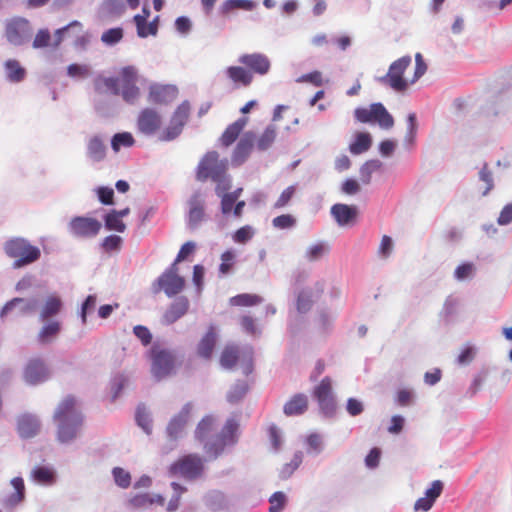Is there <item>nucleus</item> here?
<instances>
[{"label": "nucleus", "mask_w": 512, "mask_h": 512, "mask_svg": "<svg viewBox=\"0 0 512 512\" xmlns=\"http://www.w3.org/2000/svg\"><path fill=\"white\" fill-rule=\"evenodd\" d=\"M336 314L328 307H319L317 309V326L321 335L328 336L334 329Z\"/></svg>", "instance_id": "nucleus-32"}, {"label": "nucleus", "mask_w": 512, "mask_h": 512, "mask_svg": "<svg viewBox=\"0 0 512 512\" xmlns=\"http://www.w3.org/2000/svg\"><path fill=\"white\" fill-rule=\"evenodd\" d=\"M161 124V115L154 108H144L138 114L137 130L144 136L155 135L160 130Z\"/></svg>", "instance_id": "nucleus-14"}, {"label": "nucleus", "mask_w": 512, "mask_h": 512, "mask_svg": "<svg viewBox=\"0 0 512 512\" xmlns=\"http://www.w3.org/2000/svg\"><path fill=\"white\" fill-rule=\"evenodd\" d=\"M10 484L14 491L2 499V506L5 509H14L23 502L26 497L25 483L21 476L12 478Z\"/></svg>", "instance_id": "nucleus-25"}, {"label": "nucleus", "mask_w": 512, "mask_h": 512, "mask_svg": "<svg viewBox=\"0 0 512 512\" xmlns=\"http://www.w3.org/2000/svg\"><path fill=\"white\" fill-rule=\"evenodd\" d=\"M102 229V222L96 218L80 215L74 216L68 223L69 233L75 238L91 239Z\"/></svg>", "instance_id": "nucleus-11"}, {"label": "nucleus", "mask_w": 512, "mask_h": 512, "mask_svg": "<svg viewBox=\"0 0 512 512\" xmlns=\"http://www.w3.org/2000/svg\"><path fill=\"white\" fill-rule=\"evenodd\" d=\"M6 79L10 83H20L27 75L26 69L16 59H8L4 62Z\"/></svg>", "instance_id": "nucleus-37"}, {"label": "nucleus", "mask_w": 512, "mask_h": 512, "mask_svg": "<svg viewBox=\"0 0 512 512\" xmlns=\"http://www.w3.org/2000/svg\"><path fill=\"white\" fill-rule=\"evenodd\" d=\"M249 392V385L246 380L238 379L226 393V401L231 405L239 404Z\"/></svg>", "instance_id": "nucleus-39"}, {"label": "nucleus", "mask_w": 512, "mask_h": 512, "mask_svg": "<svg viewBox=\"0 0 512 512\" xmlns=\"http://www.w3.org/2000/svg\"><path fill=\"white\" fill-rule=\"evenodd\" d=\"M476 265L471 261L460 263L454 270V279L458 282L471 280L476 274Z\"/></svg>", "instance_id": "nucleus-49"}, {"label": "nucleus", "mask_w": 512, "mask_h": 512, "mask_svg": "<svg viewBox=\"0 0 512 512\" xmlns=\"http://www.w3.org/2000/svg\"><path fill=\"white\" fill-rule=\"evenodd\" d=\"M124 38V29L121 26L112 27L103 31L101 42L107 47H113L120 43Z\"/></svg>", "instance_id": "nucleus-51"}, {"label": "nucleus", "mask_w": 512, "mask_h": 512, "mask_svg": "<svg viewBox=\"0 0 512 512\" xmlns=\"http://www.w3.org/2000/svg\"><path fill=\"white\" fill-rule=\"evenodd\" d=\"M184 126L181 123H175L173 121H169L168 126H166L161 133L158 135V140L160 142H171L177 139L183 132Z\"/></svg>", "instance_id": "nucleus-52"}, {"label": "nucleus", "mask_w": 512, "mask_h": 512, "mask_svg": "<svg viewBox=\"0 0 512 512\" xmlns=\"http://www.w3.org/2000/svg\"><path fill=\"white\" fill-rule=\"evenodd\" d=\"M221 263L219 265L218 271L220 275H228L231 273L235 261H236V253L233 249H227L221 254Z\"/></svg>", "instance_id": "nucleus-58"}, {"label": "nucleus", "mask_w": 512, "mask_h": 512, "mask_svg": "<svg viewBox=\"0 0 512 512\" xmlns=\"http://www.w3.org/2000/svg\"><path fill=\"white\" fill-rule=\"evenodd\" d=\"M225 74L237 86L248 87L253 81V76L246 66H228Z\"/></svg>", "instance_id": "nucleus-35"}, {"label": "nucleus", "mask_w": 512, "mask_h": 512, "mask_svg": "<svg viewBox=\"0 0 512 512\" xmlns=\"http://www.w3.org/2000/svg\"><path fill=\"white\" fill-rule=\"evenodd\" d=\"M406 134L404 137V146L407 150H410L416 143L417 133H418V119L417 115L414 112L408 113L406 116Z\"/></svg>", "instance_id": "nucleus-43"}, {"label": "nucleus", "mask_w": 512, "mask_h": 512, "mask_svg": "<svg viewBox=\"0 0 512 512\" xmlns=\"http://www.w3.org/2000/svg\"><path fill=\"white\" fill-rule=\"evenodd\" d=\"M412 62L410 55H404L399 59L392 62L384 76L377 78V80L392 88L394 91L403 92L408 89L409 81L404 78L406 69Z\"/></svg>", "instance_id": "nucleus-8"}, {"label": "nucleus", "mask_w": 512, "mask_h": 512, "mask_svg": "<svg viewBox=\"0 0 512 512\" xmlns=\"http://www.w3.org/2000/svg\"><path fill=\"white\" fill-rule=\"evenodd\" d=\"M44 325L37 335V341L41 345L53 342L62 331V323L59 320L43 321Z\"/></svg>", "instance_id": "nucleus-30"}, {"label": "nucleus", "mask_w": 512, "mask_h": 512, "mask_svg": "<svg viewBox=\"0 0 512 512\" xmlns=\"http://www.w3.org/2000/svg\"><path fill=\"white\" fill-rule=\"evenodd\" d=\"M178 95V88L173 84H152L149 87L148 99L151 103L167 105Z\"/></svg>", "instance_id": "nucleus-21"}, {"label": "nucleus", "mask_w": 512, "mask_h": 512, "mask_svg": "<svg viewBox=\"0 0 512 512\" xmlns=\"http://www.w3.org/2000/svg\"><path fill=\"white\" fill-rule=\"evenodd\" d=\"M205 470L203 459L196 453H190L179 457L168 467L169 476H182L189 480L201 477Z\"/></svg>", "instance_id": "nucleus-7"}, {"label": "nucleus", "mask_w": 512, "mask_h": 512, "mask_svg": "<svg viewBox=\"0 0 512 512\" xmlns=\"http://www.w3.org/2000/svg\"><path fill=\"white\" fill-rule=\"evenodd\" d=\"M269 512H281L287 505L288 498L283 491H276L269 497Z\"/></svg>", "instance_id": "nucleus-64"}, {"label": "nucleus", "mask_w": 512, "mask_h": 512, "mask_svg": "<svg viewBox=\"0 0 512 512\" xmlns=\"http://www.w3.org/2000/svg\"><path fill=\"white\" fill-rule=\"evenodd\" d=\"M238 62L250 71L251 75H267L271 70V61L269 57L260 52L245 53L239 56Z\"/></svg>", "instance_id": "nucleus-15"}, {"label": "nucleus", "mask_w": 512, "mask_h": 512, "mask_svg": "<svg viewBox=\"0 0 512 512\" xmlns=\"http://www.w3.org/2000/svg\"><path fill=\"white\" fill-rule=\"evenodd\" d=\"M314 291L311 287L300 290L296 297V311L300 315L307 314L313 307L315 302Z\"/></svg>", "instance_id": "nucleus-38"}, {"label": "nucleus", "mask_w": 512, "mask_h": 512, "mask_svg": "<svg viewBox=\"0 0 512 512\" xmlns=\"http://www.w3.org/2000/svg\"><path fill=\"white\" fill-rule=\"evenodd\" d=\"M147 357L151 363L150 373L155 381L159 382L175 373L176 356L172 350L154 343L147 351Z\"/></svg>", "instance_id": "nucleus-3"}, {"label": "nucleus", "mask_w": 512, "mask_h": 512, "mask_svg": "<svg viewBox=\"0 0 512 512\" xmlns=\"http://www.w3.org/2000/svg\"><path fill=\"white\" fill-rule=\"evenodd\" d=\"M97 296L95 294H89L82 301L78 310V316L81 320L82 325H86L87 317L91 315L96 309Z\"/></svg>", "instance_id": "nucleus-54"}, {"label": "nucleus", "mask_w": 512, "mask_h": 512, "mask_svg": "<svg viewBox=\"0 0 512 512\" xmlns=\"http://www.w3.org/2000/svg\"><path fill=\"white\" fill-rule=\"evenodd\" d=\"M192 408L191 402L185 403L180 411L169 420L165 429L169 441L177 442L182 437V432L189 421Z\"/></svg>", "instance_id": "nucleus-12"}, {"label": "nucleus", "mask_w": 512, "mask_h": 512, "mask_svg": "<svg viewBox=\"0 0 512 512\" xmlns=\"http://www.w3.org/2000/svg\"><path fill=\"white\" fill-rule=\"evenodd\" d=\"M53 419L57 421V440L69 444L76 439L83 424L84 416L76 408V398L67 395L57 406Z\"/></svg>", "instance_id": "nucleus-1"}, {"label": "nucleus", "mask_w": 512, "mask_h": 512, "mask_svg": "<svg viewBox=\"0 0 512 512\" xmlns=\"http://www.w3.org/2000/svg\"><path fill=\"white\" fill-rule=\"evenodd\" d=\"M247 123V118L240 117L233 123L229 124L220 137L223 147L231 146L239 137Z\"/></svg>", "instance_id": "nucleus-33"}, {"label": "nucleus", "mask_w": 512, "mask_h": 512, "mask_svg": "<svg viewBox=\"0 0 512 512\" xmlns=\"http://www.w3.org/2000/svg\"><path fill=\"white\" fill-rule=\"evenodd\" d=\"M256 142V133L254 131H246L237 142L233 149L230 163L233 168L242 166L251 155Z\"/></svg>", "instance_id": "nucleus-13"}, {"label": "nucleus", "mask_w": 512, "mask_h": 512, "mask_svg": "<svg viewBox=\"0 0 512 512\" xmlns=\"http://www.w3.org/2000/svg\"><path fill=\"white\" fill-rule=\"evenodd\" d=\"M214 424V417L210 414L205 415L197 424L195 431H194V438L200 443H204L213 428Z\"/></svg>", "instance_id": "nucleus-45"}, {"label": "nucleus", "mask_w": 512, "mask_h": 512, "mask_svg": "<svg viewBox=\"0 0 512 512\" xmlns=\"http://www.w3.org/2000/svg\"><path fill=\"white\" fill-rule=\"evenodd\" d=\"M30 476L33 482L42 486H51L57 480L56 470L49 465H36L31 470Z\"/></svg>", "instance_id": "nucleus-27"}, {"label": "nucleus", "mask_w": 512, "mask_h": 512, "mask_svg": "<svg viewBox=\"0 0 512 512\" xmlns=\"http://www.w3.org/2000/svg\"><path fill=\"white\" fill-rule=\"evenodd\" d=\"M176 259L164 270V272L152 283L151 291L158 294L161 291L169 298L181 293L186 285L185 278L178 273Z\"/></svg>", "instance_id": "nucleus-5"}, {"label": "nucleus", "mask_w": 512, "mask_h": 512, "mask_svg": "<svg viewBox=\"0 0 512 512\" xmlns=\"http://www.w3.org/2000/svg\"><path fill=\"white\" fill-rule=\"evenodd\" d=\"M329 250V246L325 241H318L317 243L309 246L306 250L305 257L308 261L314 262L321 259L324 254Z\"/></svg>", "instance_id": "nucleus-59"}, {"label": "nucleus", "mask_w": 512, "mask_h": 512, "mask_svg": "<svg viewBox=\"0 0 512 512\" xmlns=\"http://www.w3.org/2000/svg\"><path fill=\"white\" fill-rule=\"evenodd\" d=\"M125 12L123 0H104L99 7L100 18L120 17Z\"/></svg>", "instance_id": "nucleus-40"}, {"label": "nucleus", "mask_w": 512, "mask_h": 512, "mask_svg": "<svg viewBox=\"0 0 512 512\" xmlns=\"http://www.w3.org/2000/svg\"><path fill=\"white\" fill-rule=\"evenodd\" d=\"M107 154V147L99 135H94L87 141L86 157L93 163L102 162Z\"/></svg>", "instance_id": "nucleus-28"}, {"label": "nucleus", "mask_w": 512, "mask_h": 512, "mask_svg": "<svg viewBox=\"0 0 512 512\" xmlns=\"http://www.w3.org/2000/svg\"><path fill=\"white\" fill-rule=\"evenodd\" d=\"M215 183L214 193L217 197L227 194L233 186V177L231 174H220L213 181Z\"/></svg>", "instance_id": "nucleus-57"}, {"label": "nucleus", "mask_w": 512, "mask_h": 512, "mask_svg": "<svg viewBox=\"0 0 512 512\" xmlns=\"http://www.w3.org/2000/svg\"><path fill=\"white\" fill-rule=\"evenodd\" d=\"M135 138L131 132L121 131L112 135L110 139L111 149L118 153L121 148H130L135 144Z\"/></svg>", "instance_id": "nucleus-44"}, {"label": "nucleus", "mask_w": 512, "mask_h": 512, "mask_svg": "<svg viewBox=\"0 0 512 512\" xmlns=\"http://www.w3.org/2000/svg\"><path fill=\"white\" fill-rule=\"evenodd\" d=\"M312 398L317 402L319 414L323 419H334L337 412L336 397L333 392L332 379L325 376L312 391Z\"/></svg>", "instance_id": "nucleus-6"}, {"label": "nucleus", "mask_w": 512, "mask_h": 512, "mask_svg": "<svg viewBox=\"0 0 512 512\" xmlns=\"http://www.w3.org/2000/svg\"><path fill=\"white\" fill-rule=\"evenodd\" d=\"M39 307V300L35 297L23 298L14 297L8 300L0 310V318L4 319L9 313L15 308L19 309V313L22 316L32 315L36 312Z\"/></svg>", "instance_id": "nucleus-18"}, {"label": "nucleus", "mask_w": 512, "mask_h": 512, "mask_svg": "<svg viewBox=\"0 0 512 512\" xmlns=\"http://www.w3.org/2000/svg\"><path fill=\"white\" fill-rule=\"evenodd\" d=\"M189 300L186 296H177L166 309L162 322L165 325H172L182 318L189 310Z\"/></svg>", "instance_id": "nucleus-24"}, {"label": "nucleus", "mask_w": 512, "mask_h": 512, "mask_svg": "<svg viewBox=\"0 0 512 512\" xmlns=\"http://www.w3.org/2000/svg\"><path fill=\"white\" fill-rule=\"evenodd\" d=\"M308 408L307 396L303 393H297L288 400L283 407V413L286 416H299L306 412Z\"/></svg>", "instance_id": "nucleus-34"}, {"label": "nucleus", "mask_w": 512, "mask_h": 512, "mask_svg": "<svg viewBox=\"0 0 512 512\" xmlns=\"http://www.w3.org/2000/svg\"><path fill=\"white\" fill-rule=\"evenodd\" d=\"M276 139V129L273 125H268L256 142L259 151L268 150Z\"/></svg>", "instance_id": "nucleus-55"}, {"label": "nucleus", "mask_w": 512, "mask_h": 512, "mask_svg": "<svg viewBox=\"0 0 512 512\" xmlns=\"http://www.w3.org/2000/svg\"><path fill=\"white\" fill-rule=\"evenodd\" d=\"M64 309V302L57 294L48 295L41 308L39 320H53V317L58 316Z\"/></svg>", "instance_id": "nucleus-26"}, {"label": "nucleus", "mask_w": 512, "mask_h": 512, "mask_svg": "<svg viewBox=\"0 0 512 512\" xmlns=\"http://www.w3.org/2000/svg\"><path fill=\"white\" fill-rule=\"evenodd\" d=\"M111 402H115L128 384V378L122 373L115 374L110 379Z\"/></svg>", "instance_id": "nucleus-53"}, {"label": "nucleus", "mask_w": 512, "mask_h": 512, "mask_svg": "<svg viewBox=\"0 0 512 512\" xmlns=\"http://www.w3.org/2000/svg\"><path fill=\"white\" fill-rule=\"evenodd\" d=\"M353 115L359 123L378 125L385 130L392 128L395 124L394 117L382 102H373L369 107L359 106L355 108Z\"/></svg>", "instance_id": "nucleus-4"}, {"label": "nucleus", "mask_w": 512, "mask_h": 512, "mask_svg": "<svg viewBox=\"0 0 512 512\" xmlns=\"http://www.w3.org/2000/svg\"><path fill=\"white\" fill-rule=\"evenodd\" d=\"M5 254L14 259L13 269H21L37 262L41 257V250L24 237L8 239L3 246Z\"/></svg>", "instance_id": "nucleus-2"}, {"label": "nucleus", "mask_w": 512, "mask_h": 512, "mask_svg": "<svg viewBox=\"0 0 512 512\" xmlns=\"http://www.w3.org/2000/svg\"><path fill=\"white\" fill-rule=\"evenodd\" d=\"M256 234V230L253 226L246 224L236 229L231 237L234 243L236 244H246L248 243Z\"/></svg>", "instance_id": "nucleus-56"}, {"label": "nucleus", "mask_w": 512, "mask_h": 512, "mask_svg": "<svg viewBox=\"0 0 512 512\" xmlns=\"http://www.w3.org/2000/svg\"><path fill=\"white\" fill-rule=\"evenodd\" d=\"M40 427L39 418L32 413L26 412L17 417V433L23 440L34 438L39 433Z\"/></svg>", "instance_id": "nucleus-22"}, {"label": "nucleus", "mask_w": 512, "mask_h": 512, "mask_svg": "<svg viewBox=\"0 0 512 512\" xmlns=\"http://www.w3.org/2000/svg\"><path fill=\"white\" fill-rule=\"evenodd\" d=\"M228 446H234L239 441L240 436V423L239 420H237L234 417H229L219 435H218Z\"/></svg>", "instance_id": "nucleus-31"}, {"label": "nucleus", "mask_w": 512, "mask_h": 512, "mask_svg": "<svg viewBox=\"0 0 512 512\" xmlns=\"http://www.w3.org/2000/svg\"><path fill=\"white\" fill-rule=\"evenodd\" d=\"M477 348L471 343H466L456 358V363L459 366L469 365L476 357Z\"/></svg>", "instance_id": "nucleus-60"}, {"label": "nucleus", "mask_w": 512, "mask_h": 512, "mask_svg": "<svg viewBox=\"0 0 512 512\" xmlns=\"http://www.w3.org/2000/svg\"><path fill=\"white\" fill-rule=\"evenodd\" d=\"M205 505L214 512L225 510L229 507L226 494L220 490H211L204 497Z\"/></svg>", "instance_id": "nucleus-36"}, {"label": "nucleus", "mask_w": 512, "mask_h": 512, "mask_svg": "<svg viewBox=\"0 0 512 512\" xmlns=\"http://www.w3.org/2000/svg\"><path fill=\"white\" fill-rule=\"evenodd\" d=\"M104 84L112 95H120L119 79L115 76L103 77L98 75L94 79V89L96 92L101 93V85Z\"/></svg>", "instance_id": "nucleus-48"}, {"label": "nucleus", "mask_w": 512, "mask_h": 512, "mask_svg": "<svg viewBox=\"0 0 512 512\" xmlns=\"http://www.w3.org/2000/svg\"><path fill=\"white\" fill-rule=\"evenodd\" d=\"M102 219V227L107 231H113L117 233H124L126 231V224L123 220L118 218L114 212L109 210H103V214L101 215Z\"/></svg>", "instance_id": "nucleus-42"}, {"label": "nucleus", "mask_w": 512, "mask_h": 512, "mask_svg": "<svg viewBox=\"0 0 512 512\" xmlns=\"http://www.w3.org/2000/svg\"><path fill=\"white\" fill-rule=\"evenodd\" d=\"M239 350L236 346L227 345L221 352L220 365L224 369H232L236 366L239 361Z\"/></svg>", "instance_id": "nucleus-46"}, {"label": "nucleus", "mask_w": 512, "mask_h": 512, "mask_svg": "<svg viewBox=\"0 0 512 512\" xmlns=\"http://www.w3.org/2000/svg\"><path fill=\"white\" fill-rule=\"evenodd\" d=\"M33 35L30 21L21 16H15L5 24L6 40L13 46L19 47L28 43Z\"/></svg>", "instance_id": "nucleus-9"}, {"label": "nucleus", "mask_w": 512, "mask_h": 512, "mask_svg": "<svg viewBox=\"0 0 512 512\" xmlns=\"http://www.w3.org/2000/svg\"><path fill=\"white\" fill-rule=\"evenodd\" d=\"M373 144L372 135L367 131H357L354 133L348 149L352 155H361L367 152Z\"/></svg>", "instance_id": "nucleus-29"}, {"label": "nucleus", "mask_w": 512, "mask_h": 512, "mask_svg": "<svg viewBox=\"0 0 512 512\" xmlns=\"http://www.w3.org/2000/svg\"><path fill=\"white\" fill-rule=\"evenodd\" d=\"M219 339L218 328L210 324L207 331L200 338L196 346L197 356L204 360H211Z\"/></svg>", "instance_id": "nucleus-19"}, {"label": "nucleus", "mask_w": 512, "mask_h": 512, "mask_svg": "<svg viewBox=\"0 0 512 512\" xmlns=\"http://www.w3.org/2000/svg\"><path fill=\"white\" fill-rule=\"evenodd\" d=\"M263 298L258 294L240 293L230 298V304L239 307H252L260 304Z\"/></svg>", "instance_id": "nucleus-50"}, {"label": "nucleus", "mask_w": 512, "mask_h": 512, "mask_svg": "<svg viewBox=\"0 0 512 512\" xmlns=\"http://www.w3.org/2000/svg\"><path fill=\"white\" fill-rule=\"evenodd\" d=\"M186 204L188 209L185 213V225L190 231H195L207 217L206 202L202 191L200 189L195 190L188 198Z\"/></svg>", "instance_id": "nucleus-10"}, {"label": "nucleus", "mask_w": 512, "mask_h": 512, "mask_svg": "<svg viewBox=\"0 0 512 512\" xmlns=\"http://www.w3.org/2000/svg\"><path fill=\"white\" fill-rule=\"evenodd\" d=\"M48 378L49 371L42 359H30L25 365L23 370V379L27 385L36 386L44 383Z\"/></svg>", "instance_id": "nucleus-16"}, {"label": "nucleus", "mask_w": 512, "mask_h": 512, "mask_svg": "<svg viewBox=\"0 0 512 512\" xmlns=\"http://www.w3.org/2000/svg\"><path fill=\"white\" fill-rule=\"evenodd\" d=\"M330 215L339 227H351L358 220L359 208L353 204L335 203L330 208Z\"/></svg>", "instance_id": "nucleus-17"}, {"label": "nucleus", "mask_w": 512, "mask_h": 512, "mask_svg": "<svg viewBox=\"0 0 512 512\" xmlns=\"http://www.w3.org/2000/svg\"><path fill=\"white\" fill-rule=\"evenodd\" d=\"M444 490V482L441 480H434L430 483L429 487L425 489L424 496L416 500L414 504L415 511L428 512L436 500L440 497Z\"/></svg>", "instance_id": "nucleus-23"}, {"label": "nucleus", "mask_w": 512, "mask_h": 512, "mask_svg": "<svg viewBox=\"0 0 512 512\" xmlns=\"http://www.w3.org/2000/svg\"><path fill=\"white\" fill-rule=\"evenodd\" d=\"M94 192L96 194L97 200L102 205L111 206V205L115 204V202H114L115 193H114V189L112 187L105 186V185L97 186L94 189Z\"/></svg>", "instance_id": "nucleus-62"}, {"label": "nucleus", "mask_w": 512, "mask_h": 512, "mask_svg": "<svg viewBox=\"0 0 512 512\" xmlns=\"http://www.w3.org/2000/svg\"><path fill=\"white\" fill-rule=\"evenodd\" d=\"M190 108V102L188 100H184L181 104L177 106L170 120L175 123H181L185 127L189 119Z\"/></svg>", "instance_id": "nucleus-61"}, {"label": "nucleus", "mask_w": 512, "mask_h": 512, "mask_svg": "<svg viewBox=\"0 0 512 512\" xmlns=\"http://www.w3.org/2000/svg\"><path fill=\"white\" fill-rule=\"evenodd\" d=\"M135 423L140 427L146 435L152 434L153 420L150 412L144 403H139L135 410Z\"/></svg>", "instance_id": "nucleus-41"}, {"label": "nucleus", "mask_w": 512, "mask_h": 512, "mask_svg": "<svg viewBox=\"0 0 512 512\" xmlns=\"http://www.w3.org/2000/svg\"><path fill=\"white\" fill-rule=\"evenodd\" d=\"M217 151L211 150L206 152L196 167V179L200 182H205L208 179L214 181L220 174L215 172L217 170Z\"/></svg>", "instance_id": "nucleus-20"}, {"label": "nucleus", "mask_w": 512, "mask_h": 512, "mask_svg": "<svg viewBox=\"0 0 512 512\" xmlns=\"http://www.w3.org/2000/svg\"><path fill=\"white\" fill-rule=\"evenodd\" d=\"M297 219L292 214H281L272 219V226L279 230H289L295 228Z\"/></svg>", "instance_id": "nucleus-63"}, {"label": "nucleus", "mask_w": 512, "mask_h": 512, "mask_svg": "<svg viewBox=\"0 0 512 512\" xmlns=\"http://www.w3.org/2000/svg\"><path fill=\"white\" fill-rule=\"evenodd\" d=\"M383 163L379 159H370L364 162L360 169V180L363 184L368 185L371 183L372 174L382 168Z\"/></svg>", "instance_id": "nucleus-47"}]
</instances>
